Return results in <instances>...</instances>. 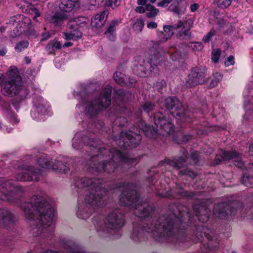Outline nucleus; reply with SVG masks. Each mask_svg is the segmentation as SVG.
Wrapping results in <instances>:
<instances>
[{
    "label": "nucleus",
    "instance_id": "obj_46",
    "mask_svg": "<svg viewBox=\"0 0 253 253\" xmlns=\"http://www.w3.org/2000/svg\"><path fill=\"white\" fill-rule=\"evenodd\" d=\"M107 14L108 12L107 11H103L100 13L96 14L93 17L95 18L98 20H100L101 23L104 24L106 19Z\"/></svg>",
    "mask_w": 253,
    "mask_h": 253
},
{
    "label": "nucleus",
    "instance_id": "obj_39",
    "mask_svg": "<svg viewBox=\"0 0 253 253\" xmlns=\"http://www.w3.org/2000/svg\"><path fill=\"white\" fill-rule=\"evenodd\" d=\"M144 26V21L142 18L137 19L133 25V29L136 32H141Z\"/></svg>",
    "mask_w": 253,
    "mask_h": 253
},
{
    "label": "nucleus",
    "instance_id": "obj_11",
    "mask_svg": "<svg viewBox=\"0 0 253 253\" xmlns=\"http://www.w3.org/2000/svg\"><path fill=\"white\" fill-rule=\"evenodd\" d=\"M165 106L174 117L182 122H190L188 111L186 110L182 103L176 97H169L165 100Z\"/></svg>",
    "mask_w": 253,
    "mask_h": 253
},
{
    "label": "nucleus",
    "instance_id": "obj_17",
    "mask_svg": "<svg viewBox=\"0 0 253 253\" xmlns=\"http://www.w3.org/2000/svg\"><path fill=\"white\" fill-rule=\"evenodd\" d=\"M39 166L43 168L58 169L66 172L68 167L63 163H59V161H53L50 157L47 156H42L38 161Z\"/></svg>",
    "mask_w": 253,
    "mask_h": 253
},
{
    "label": "nucleus",
    "instance_id": "obj_60",
    "mask_svg": "<svg viewBox=\"0 0 253 253\" xmlns=\"http://www.w3.org/2000/svg\"><path fill=\"white\" fill-rule=\"evenodd\" d=\"M199 7V5L197 3H193L191 5L190 9L191 12L196 11Z\"/></svg>",
    "mask_w": 253,
    "mask_h": 253
},
{
    "label": "nucleus",
    "instance_id": "obj_47",
    "mask_svg": "<svg viewBox=\"0 0 253 253\" xmlns=\"http://www.w3.org/2000/svg\"><path fill=\"white\" fill-rule=\"evenodd\" d=\"M215 30L213 29H212L207 34L203 37L202 41L205 43H209L211 38L215 35Z\"/></svg>",
    "mask_w": 253,
    "mask_h": 253
},
{
    "label": "nucleus",
    "instance_id": "obj_63",
    "mask_svg": "<svg viewBox=\"0 0 253 253\" xmlns=\"http://www.w3.org/2000/svg\"><path fill=\"white\" fill-rule=\"evenodd\" d=\"M147 0H137V3L139 5H146Z\"/></svg>",
    "mask_w": 253,
    "mask_h": 253
},
{
    "label": "nucleus",
    "instance_id": "obj_1",
    "mask_svg": "<svg viewBox=\"0 0 253 253\" xmlns=\"http://www.w3.org/2000/svg\"><path fill=\"white\" fill-rule=\"evenodd\" d=\"M118 188L122 192L119 200L120 205L133 208L135 215L141 219L140 225L133 224L131 235L133 240L140 241L144 231L151 233L154 238L159 241L175 243L180 235L183 236L182 230L185 228L178 223L174 214L163 215L157 220L152 216V207L139 201L135 185L120 184Z\"/></svg>",
    "mask_w": 253,
    "mask_h": 253
},
{
    "label": "nucleus",
    "instance_id": "obj_52",
    "mask_svg": "<svg viewBox=\"0 0 253 253\" xmlns=\"http://www.w3.org/2000/svg\"><path fill=\"white\" fill-rule=\"evenodd\" d=\"M91 25L93 27H97V28L100 27L102 25H103V24L102 23H101L100 21V20H98V19H96L94 17L92 18V19L91 20Z\"/></svg>",
    "mask_w": 253,
    "mask_h": 253
},
{
    "label": "nucleus",
    "instance_id": "obj_58",
    "mask_svg": "<svg viewBox=\"0 0 253 253\" xmlns=\"http://www.w3.org/2000/svg\"><path fill=\"white\" fill-rule=\"evenodd\" d=\"M166 83L164 81H162L160 83H157V86H158V91L161 92L162 90L163 87L165 85Z\"/></svg>",
    "mask_w": 253,
    "mask_h": 253
},
{
    "label": "nucleus",
    "instance_id": "obj_5",
    "mask_svg": "<svg viewBox=\"0 0 253 253\" xmlns=\"http://www.w3.org/2000/svg\"><path fill=\"white\" fill-rule=\"evenodd\" d=\"M111 92V86L107 85L101 92L98 100L89 101L88 95L82 96L83 92H77L74 95L84 107L85 114L89 117H93L110 105Z\"/></svg>",
    "mask_w": 253,
    "mask_h": 253
},
{
    "label": "nucleus",
    "instance_id": "obj_34",
    "mask_svg": "<svg viewBox=\"0 0 253 253\" xmlns=\"http://www.w3.org/2000/svg\"><path fill=\"white\" fill-rule=\"evenodd\" d=\"M61 47L62 44L59 42L50 41L47 44L45 48L49 54H53L56 50L61 49Z\"/></svg>",
    "mask_w": 253,
    "mask_h": 253
},
{
    "label": "nucleus",
    "instance_id": "obj_44",
    "mask_svg": "<svg viewBox=\"0 0 253 253\" xmlns=\"http://www.w3.org/2000/svg\"><path fill=\"white\" fill-rule=\"evenodd\" d=\"M29 45V42L27 41H23L16 43L15 46V49L17 52H20L22 50L26 48Z\"/></svg>",
    "mask_w": 253,
    "mask_h": 253
},
{
    "label": "nucleus",
    "instance_id": "obj_49",
    "mask_svg": "<svg viewBox=\"0 0 253 253\" xmlns=\"http://www.w3.org/2000/svg\"><path fill=\"white\" fill-rule=\"evenodd\" d=\"M177 193L183 197H186L188 198H191L194 195L193 193H188L186 191H184L182 189H180Z\"/></svg>",
    "mask_w": 253,
    "mask_h": 253
},
{
    "label": "nucleus",
    "instance_id": "obj_7",
    "mask_svg": "<svg viewBox=\"0 0 253 253\" xmlns=\"http://www.w3.org/2000/svg\"><path fill=\"white\" fill-rule=\"evenodd\" d=\"M154 124L157 128L154 129L150 126H148L143 123H141L139 126L144 132L145 135L150 138H157L158 135L162 136L170 135L172 134L174 130V125L172 123L171 120L166 119L164 115L161 113H156L154 116Z\"/></svg>",
    "mask_w": 253,
    "mask_h": 253
},
{
    "label": "nucleus",
    "instance_id": "obj_33",
    "mask_svg": "<svg viewBox=\"0 0 253 253\" xmlns=\"http://www.w3.org/2000/svg\"><path fill=\"white\" fill-rule=\"evenodd\" d=\"M250 101H248L247 99L245 100V107L246 109L245 114L243 117V121L246 122L248 120H252L253 119V111L247 109V106L251 104L253 105V97L252 96H249Z\"/></svg>",
    "mask_w": 253,
    "mask_h": 253
},
{
    "label": "nucleus",
    "instance_id": "obj_62",
    "mask_svg": "<svg viewBox=\"0 0 253 253\" xmlns=\"http://www.w3.org/2000/svg\"><path fill=\"white\" fill-rule=\"evenodd\" d=\"M214 79L217 80L218 82L221 80L222 78V75H221L220 73H215L213 74Z\"/></svg>",
    "mask_w": 253,
    "mask_h": 253
},
{
    "label": "nucleus",
    "instance_id": "obj_26",
    "mask_svg": "<svg viewBox=\"0 0 253 253\" xmlns=\"http://www.w3.org/2000/svg\"><path fill=\"white\" fill-rule=\"evenodd\" d=\"M63 247L67 253H87L83 251L77 244L70 239L64 240Z\"/></svg>",
    "mask_w": 253,
    "mask_h": 253
},
{
    "label": "nucleus",
    "instance_id": "obj_22",
    "mask_svg": "<svg viewBox=\"0 0 253 253\" xmlns=\"http://www.w3.org/2000/svg\"><path fill=\"white\" fill-rule=\"evenodd\" d=\"M193 209L195 214L200 221L205 222L209 220L210 210L207 206L194 204Z\"/></svg>",
    "mask_w": 253,
    "mask_h": 253
},
{
    "label": "nucleus",
    "instance_id": "obj_29",
    "mask_svg": "<svg viewBox=\"0 0 253 253\" xmlns=\"http://www.w3.org/2000/svg\"><path fill=\"white\" fill-rule=\"evenodd\" d=\"M186 7L187 3L185 2L181 4H179V2H177V3L173 2L169 7L168 10L180 16L185 13Z\"/></svg>",
    "mask_w": 253,
    "mask_h": 253
},
{
    "label": "nucleus",
    "instance_id": "obj_40",
    "mask_svg": "<svg viewBox=\"0 0 253 253\" xmlns=\"http://www.w3.org/2000/svg\"><path fill=\"white\" fill-rule=\"evenodd\" d=\"M242 183L248 187H253V176L245 174L242 177Z\"/></svg>",
    "mask_w": 253,
    "mask_h": 253
},
{
    "label": "nucleus",
    "instance_id": "obj_38",
    "mask_svg": "<svg viewBox=\"0 0 253 253\" xmlns=\"http://www.w3.org/2000/svg\"><path fill=\"white\" fill-rule=\"evenodd\" d=\"M8 76L7 80H14L17 78H21L19 75V72L16 67L11 66L10 67L7 74Z\"/></svg>",
    "mask_w": 253,
    "mask_h": 253
},
{
    "label": "nucleus",
    "instance_id": "obj_54",
    "mask_svg": "<svg viewBox=\"0 0 253 253\" xmlns=\"http://www.w3.org/2000/svg\"><path fill=\"white\" fill-rule=\"evenodd\" d=\"M108 1L110 6L113 8L118 6L121 3V0H108Z\"/></svg>",
    "mask_w": 253,
    "mask_h": 253
},
{
    "label": "nucleus",
    "instance_id": "obj_59",
    "mask_svg": "<svg viewBox=\"0 0 253 253\" xmlns=\"http://www.w3.org/2000/svg\"><path fill=\"white\" fill-rule=\"evenodd\" d=\"M135 10L139 13H144L146 11V7L143 6H137L135 8Z\"/></svg>",
    "mask_w": 253,
    "mask_h": 253
},
{
    "label": "nucleus",
    "instance_id": "obj_31",
    "mask_svg": "<svg viewBox=\"0 0 253 253\" xmlns=\"http://www.w3.org/2000/svg\"><path fill=\"white\" fill-rule=\"evenodd\" d=\"M118 21H113L110 24L108 29L105 33L107 38L111 41H114L116 40V27L118 25Z\"/></svg>",
    "mask_w": 253,
    "mask_h": 253
},
{
    "label": "nucleus",
    "instance_id": "obj_20",
    "mask_svg": "<svg viewBox=\"0 0 253 253\" xmlns=\"http://www.w3.org/2000/svg\"><path fill=\"white\" fill-rule=\"evenodd\" d=\"M13 213L7 208H0V227H6L15 221Z\"/></svg>",
    "mask_w": 253,
    "mask_h": 253
},
{
    "label": "nucleus",
    "instance_id": "obj_53",
    "mask_svg": "<svg viewBox=\"0 0 253 253\" xmlns=\"http://www.w3.org/2000/svg\"><path fill=\"white\" fill-rule=\"evenodd\" d=\"M172 1V0H162L158 3L157 6L162 7H166Z\"/></svg>",
    "mask_w": 253,
    "mask_h": 253
},
{
    "label": "nucleus",
    "instance_id": "obj_15",
    "mask_svg": "<svg viewBox=\"0 0 253 253\" xmlns=\"http://www.w3.org/2000/svg\"><path fill=\"white\" fill-rule=\"evenodd\" d=\"M1 92L6 96H13L19 93L21 90L22 81L21 78L3 81Z\"/></svg>",
    "mask_w": 253,
    "mask_h": 253
},
{
    "label": "nucleus",
    "instance_id": "obj_51",
    "mask_svg": "<svg viewBox=\"0 0 253 253\" xmlns=\"http://www.w3.org/2000/svg\"><path fill=\"white\" fill-rule=\"evenodd\" d=\"M179 173L181 175H188L189 177H192V178L194 177L196 175L195 173L194 172L190 171L189 170H188V169H185L183 171H180L179 172Z\"/></svg>",
    "mask_w": 253,
    "mask_h": 253
},
{
    "label": "nucleus",
    "instance_id": "obj_4",
    "mask_svg": "<svg viewBox=\"0 0 253 253\" xmlns=\"http://www.w3.org/2000/svg\"><path fill=\"white\" fill-rule=\"evenodd\" d=\"M96 158L101 159V161L97 165L93 164L94 167L90 165L88 168L89 171L94 170L98 173H112L118 170L121 165H123V167L120 168L122 169V168L133 166L138 162L137 159L126 157L120 151L115 148L107 150L100 147L99 149V153L93 156L91 158L92 161H95Z\"/></svg>",
    "mask_w": 253,
    "mask_h": 253
},
{
    "label": "nucleus",
    "instance_id": "obj_9",
    "mask_svg": "<svg viewBox=\"0 0 253 253\" xmlns=\"http://www.w3.org/2000/svg\"><path fill=\"white\" fill-rule=\"evenodd\" d=\"M25 191L23 187L15 185L11 180L0 181V199L3 201L16 204Z\"/></svg>",
    "mask_w": 253,
    "mask_h": 253
},
{
    "label": "nucleus",
    "instance_id": "obj_6",
    "mask_svg": "<svg viewBox=\"0 0 253 253\" xmlns=\"http://www.w3.org/2000/svg\"><path fill=\"white\" fill-rule=\"evenodd\" d=\"M126 119L124 117L117 118L114 121L113 126V139L118 141V144L121 147H136L140 142L141 137L140 134L133 133L129 131V133L124 132L122 128L127 125Z\"/></svg>",
    "mask_w": 253,
    "mask_h": 253
},
{
    "label": "nucleus",
    "instance_id": "obj_10",
    "mask_svg": "<svg viewBox=\"0 0 253 253\" xmlns=\"http://www.w3.org/2000/svg\"><path fill=\"white\" fill-rule=\"evenodd\" d=\"M19 171L15 177L18 181H38L42 178L44 171L35 167L29 165H22L18 166Z\"/></svg>",
    "mask_w": 253,
    "mask_h": 253
},
{
    "label": "nucleus",
    "instance_id": "obj_13",
    "mask_svg": "<svg viewBox=\"0 0 253 253\" xmlns=\"http://www.w3.org/2000/svg\"><path fill=\"white\" fill-rule=\"evenodd\" d=\"M239 206L235 202L220 203L214 205L213 214L221 219H224L229 215H234Z\"/></svg>",
    "mask_w": 253,
    "mask_h": 253
},
{
    "label": "nucleus",
    "instance_id": "obj_25",
    "mask_svg": "<svg viewBox=\"0 0 253 253\" xmlns=\"http://www.w3.org/2000/svg\"><path fill=\"white\" fill-rule=\"evenodd\" d=\"M19 18L20 20H21L20 21H19V23L18 21H16V17H13L10 18V22H13V24L17 26V25H20L19 29L17 30L20 31V33H22L23 32H27L28 33V31L26 30L27 28H30V26H31V20L30 18L27 17H24L23 15L19 16Z\"/></svg>",
    "mask_w": 253,
    "mask_h": 253
},
{
    "label": "nucleus",
    "instance_id": "obj_24",
    "mask_svg": "<svg viewBox=\"0 0 253 253\" xmlns=\"http://www.w3.org/2000/svg\"><path fill=\"white\" fill-rule=\"evenodd\" d=\"M45 19L48 22L53 23L55 25H61L62 22L67 19V15L61 12L54 13L51 11L47 12Z\"/></svg>",
    "mask_w": 253,
    "mask_h": 253
},
{
    "label": "nucleus",
    "instance_id": "obj_21",
    "mask_svg": "<svg viewBox=\"0 0 253 253\" xmlns=\"http://www.w3.org/2000/svg\"><path fill=\"white\" fill-rule=\"evenodd\" d=\"M161 61V54L158 51H155L151 53L149 60L150 67V74L155 76L158 74L159 69L157 66L160 64Z\"/></svg>",
    "mask_w": 253,
    "mask_h": 253
},
{
    "label": "nucleus",
    "instance_id": "obj_36",
    "mask_svg": "<svg viewBox=\"0 0 253 253\" xmlns=\"http://www.w3.org/2000/svg\"><path fill=\"white\" fill-rule=\"evenodd\" d=\"M146 16L148 18H154L157 16L159 12L158 9L155 8L150 4L146 5Z\"/></svg>",
    "mask_w": 253,
    "mask_h": 253
},
{
    "label": "nucleus",
    "instance_id": "obj_32",
    "mask_svg": "<svg viewBox=\"0 0 253 253\" xmlns=\"http://www.w3.org/2000/svg\"><path fill=\"white\" fill-rule=\"evenodd\" d=\"M176 209L178 210V215H176V214L172 211H170L169 213H168L165 215H172L174 214L176 218V220L178 223L180 224V225L182 226L183 228H185V222L184 221L185 220V217L189 218V214L187 211H181L179 210V209L176 208Z\"/></svg>",
    "mask_w": 253,
    "mask_h": 253
},
{
    "label": "nucleus",
    "instance_id": "obj_16",
    "mask_svg": "<svg viewBox=\"0 0 253 253\" xmlns=\"http://www.w3.org/2000/svg\"><path fill=\"white\" fill-rule=\"evenodd\" d=\"M232 160L234 164L240 169H243L245 164L242 161L239 154L235 151H221L220 153L216 155L215 158V164H219L222 160Z\"/></svg>",
    "mask_w": 253,
    "mask_h": 253
},
{
    "label": "nucleus",
    "instance_id": "obj_14",
    "mask_svg": "<svg viewBox=\"0 0 253 253\" xmlns=\"http://www.w3.org/2000/svg\"><path fill=\"white\" fill-rule=\"evenodd\" d=\"M206 71L205 67H195L192 68L188 76L186 85L189 87L203 84L206 82Z\"/></svg>",
    "mask_w": 253,
    "mask_h": 253
},
{
    "label": "nucleus",
    "instance_id": "obj_42",
    "mask_svg": "<svg viewBox=\"0 0 253 253\" xmlns=\"http://www.w3.org/2000/svg\"><path fill=\"white\" fill-rule=\"evenodd\" d=\"M190 32L188 29H185L183 27L181 30L177 34V37L180 39H186L190 37Z\"/></svg>",
    "mask_w": 253,
    "mask_h": 253
},
{
    "label": "nucleus",
    "instance_id": "obj_30",
    "mask_svg": "<svg viewBox=\"0 0 253 253\" xmlns=\"http://www.w3.org/2000/svg\"><path fill=\"white\" fill-rule=\"evenodd\" d=\"M79 0H60L59 4L60 9L65 12H69L72 10L75 5V3Z\"/></svg>",
    "mask_w": 253,
    "mask_h": 253
},
{
    "label": "nucleus",
    "instance_id": "obj_45",
    "mask_svg": "<svg viewBox=\"0 0 253 253\" xmlns=\"http://www.w3.org/2000/svg\"><path fill=\"white\" fill-rule=\"evenodd\" d=\"M155 106L153 103L146 102L142 106V108L144 112L149 113L155 109Z\"/></svg>",
    "mask_w": 253,
    "mask_h": 253
},
{
    "label": "nucleus",
    "instance_id": "obj_50",
    "mask_svg": "<svg viewBox=\"0 0 253 253\" xmlns=\"http://www.w3.org/2000/svg\"><path fill=\"white\" fill-rule=\"evenodd\" d=\"M235 64L234 57L233 55L229 56L224 62V65L226 67H229L230 65H233Z\"/></svg>",
    "mask_w": 253,
    "mask_h": 253
},
{
    "label": "nucleus",
    "instance_id": "obj_2",
    "mask_svg": "<svg viewBox=\"0 0 253 253\" xmlns=\"http://www.w3.org/2000/svg\"><path fill=\"white\" fill-rule=\"evenodd\" d=\"M42 191L33 196L30 202L21 205L31 234L34 236L49 238L54 232V210Z\"/></svg>",
    "mask_w": 253,
    "mask_h": 253
},
{
    "label": "nucleus",
    "instance_id": "obj_41",
    "mask_svg": "<svg viewBox=\"0 0 253 253\" xmlns=\"http://www.w3.org/2000/svg\"><path fill=\"white\" fill-rule=\"evenodd\" d=\"M188 47L193 51H199L202 49L203 45L200 42H191L188 43Z\"/></svg>",
    "mask_w": 253,
    "mask_h": 253
},
{
    "label": "nucleus",
    "instance_id": "obj_23",
    "mask_svg": "<svg viewBox=\"0 0 253 253\" xmlns=\"http://www.w3.org/2000/svg\"><path fill=\"white\" fill-rule=\"evenodd\" d=\"M183 25L182 21H179L177 23L172 25H165L164 26V31L166 34L162 33L159 37L160 42H164L167 41L173 34L174 30H178Z\"/></svg>",
    "mask_w": 253,
    "mask_h": 253
},
{
    "label": "nucleus",
    "instance_id": "obj_18",
    "mask_svg": "<svg viewBox=\"0 0 253 253\" xmlns=\"http://www.w3.org/2000/svg\"><path fill=\"white\" fill-rule=\"evenodd\" d=\"M96 140L93 139H90L87 136H83V134L81 132H78L76 133L75 137L73 139V147L75 149H80L83 145L84 142L87 145H89L94 148V151L97 152V154L99 153V148H97Z\"/></svg>",
    "mask_w": 253,
    "mask_h": 253
},
{
    "label": "nucleus",
    "instance_id": "obj_56",
    "mask_svg": "<svg viewBox=\"0 0 253 253\" xmlns=\"http://www.w3.org/2000/svg\"><path fill=\"white\" fill-rule=\"evenodd\" d=\"M91 4L92 5H100L101 4L104 0H88Z\"/></svg>",
    "mask_w": 253,
    "mask_h": 253
},
{
    "label": "nucleus",
    "instance_id": "obj_43",
    "mask_svg": "<svg viewBox=\"0 0 253 253\" xmlns=\"http://www.w3.org/2000/svg\"><path fill=\"white\" fill-rule=\"evenodd\" d=\"M232 0H217L216 4L219 8L225 9L230 5Z\"/></svg>",
    "mask_w": 253,
    "mask_h": 253
},
{
    "label": "nucleus",
    "instance_id": "obj_48",
    "mask_svg": "<svg viewBox=\"0 0 253 253\" xmlns=\"http://www.w3.org/2000/svg\"><path fill=\"white\" fill-rule=\"evenodd\" d=\"M221 54V51L218 49H213L212 51L211 60L214 63H217Z\"/></svg>",
    "mask_w": 253,
    "mask_h": 253
},
{
    "label": "nucleus",
    "instance_id": "obj_8",
    "mask_svg": "<svg viewBox=\"0 0 253 253\" xmlns=\"http://www.w3.org/2000/svg\"><path fill=\"white\" fill-rule=\"evenodd\" d=\"M92 222L98 231L105 232L108 229L118 230L121 228L124 224V218L121 212L116 211L109 213L105 221L101 216H98L93 218Z\"/></svg>",
    "mask_w": 253,
    "mask_h": 253
},
{
    "label": "nucleus",
    "instance_id": "obj_27",
    "mask_svg": "<svg viewBox=\"0 0 253 253\" xmlns=\"http://www.w3.org/2000/svg\"><path fill=\"white\" fill-rule=\"evenodd\" d=\"M187 155V152H186V154H184L183 157L180 158L178 159L176 158H174L173 160L166 159L163 163L167 165L171 166L176 169H178L186 165V160L188 159Z\"/></svg>",
    "mask_w": 253,
    "mask_h": 253
},
{
    "label": "nucleus",
    "instance_id": "obj_61",
    "mask_svg": "<svg viewBox=\"0 0 253 253\" xmlns=\"http://www.w3.org/2000/svg\"><path fill=\"white\" fill-rule=\"evenodd\" d=\"M218 83V82L217 80H216L215 79H213L211 81L210 84H209V87L210 88H213L215 87L217 85Z\"/></svg>",
    "mask_w": 253,
    "mask_h": 253
},
{
    "label": "nucleus",
    "instance_id": "obj_28",
    "mask_svg": "<svg viewBox=\"0 0 253 253\" xmlns=\"http://www.w3.org/2000/svg\"><path fill=\"white\" fill-rule=\"evenodd\" d=\"M212 235L213 233L210 229L203 226L198 227L196 231L197 240L199 241H202L204 237H205L209 240H212Z\"/></svg>",
    "mask_w": 253,
    "mask_h": 253
},
{
    "label": "nucleus",
    "instance_id": "obj_19",
    "mask_svg": "<svg viewBox=\"0 0 253 253\" xmlns=\"http://www.w3.org/2000/svg\"><path fill=\"white\" fill-rule=\"evenodd\" d=\"M78 18H76L75 20L70 21L68 24L70 31L63 33L65 40L77 41L82 37V33L78 29Z\"/></svg>",
    "mask_w": 253,
    "mask_h": 253
},
{
    "label": "nucleus",
    "instance_id": "obj_64",
    "mask_svg": "<svg viewBox=\"0 0 253 253\" xmlns=\"http://www.w3.org/2000/svg\"><path fill=\"white\" fill-rule=\"evenodd\" d=\"M249 153L250 155L253 156V142L249 146Z\"/></svg>",
    "mask_w": 253,
    "mask_h": 253
},
{
    "label": "nucleus",
    "instance_id": "obj_57",
    "mask_svg": "<svg viewBox=\"0 0 253 253\" xmlns=\"http://www.w3.org/2000/svg\"><path fill=\"white\" fill-rule=\"evenodd\" d=\"M157 23L155 22H150L147 23V27L149 29H155L157 27Z\"/></svg>",
    "mask_w": 253,
    "mask_h": 253
},
{
    "label": "nucleus",
    "instance_id": "obj_35",
    "mask_svg": "<svg viewBox=\"0 0 253 253\" xmlns=\"http://www.w3.org/2000/svg\"><path fill=\"white\" fill-rule=\"evenodd\" d=\"M126 76L121 72H116L113 76V78L115 82L119 84L123 85L125 84H128L126 81V79L125 78Z\"/></svg>",
    "mask_w": 253,
    "mask_h": 253
},
{
    "label": "nucleus",
    "instance_id": "obj_3",
    "mask_svg": "<svg viewBox=\"0 0 253 253\" xmlns=\"http://www.w3.org/2000/svg\"><path fill=\"white\" fill-rule=\"evenodd\" d=\"M100 180L88 179L87 177L78 178L75 180V185L79 188H87L88 192L84 200L80 197L78 201V209L77 215L79 218L86 219L88 218L94 210L96 208L105 206V189L101 186Z\"/></svg>",
    "mask_w": 253,
    "mask_h": 253
},
{
    "label": "nucleus",
    "instance_id": "obj_55",
    "mask_svg": "<svg viewBox=\"0 0 253 253\" xmlns=\"http://www.w3.org/2000/svg\"><path fill=\"white\" fill-rule=\"evenodd\" d=\"M199 157L198 153L195 152L192 153L191 155V159L192 161V163L194 164H196L198 163V159Z\"/></svg>",
    "mask_w": 253,
    "mask_h": 253
},
{
    "label": "nucleus",
    "instance_id": "obj_37",
    "mask_svg": "<svg viewBox=\"0 0 253 253\" xmlns=\"http://www.w3.org/2000/svg\"><path fill=\"white\" fill-rule=\"evenodd\" d=\"M26 10L31 16V18H32L35 21H38L37 18L41 16V13L35 6L30 5Z\"/></svg>",
    "mask_w": 253,
    "mask_h": 253
},
{
    "label": "nucleus",
    "instance_id": "obj_12",
    "mask_svg": "<svg viewBox=\"0 0 253 253\" xmlns=\"http://www.w3.org/2000/svg\"><path fill=\"white\" fill-rule=\"evenodd\" d=\"M33 107L31 110L32 117L38 121L44 120L46 115H50V109L47 102L41 96H38L33 100Z\"/></svg>",
    "mask_w": 253,
    "mask_h": 253
}]
</instances>
